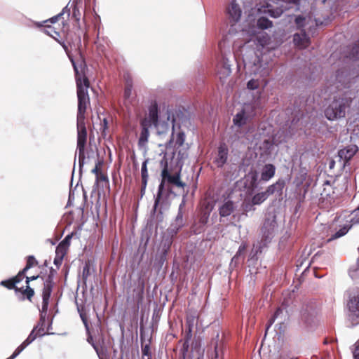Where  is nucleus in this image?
Here are the masks:
<instances>
[{
	"label": "nucleus",
	"mask_w": 359,
	"mask_h": 359,
	"mask_svg": "<svg viewBox=\"0 0 359 359\" xmlns=\"http://www.w3.org/2000/svg\"><path fill=\"white\" fill-rule=\"evenodd\" d=\"M219 337V334L217 333L215 339H213L212 343H214L215 350L211 356V359H223V351L218 345Z\"/></svg>",
	"instance_id": "obj_26"
},
{
	"label": "nucleus",
	"mask_w": 359,
	"mask_h": 359,
	"mask_svg": "<svg viewBox=\"0 0 359 359\" xmlns=\"http://www.w3.org/2000/svg\"><path fill=\"white\" fill-rule=\"evenodd\" d=\"M284 10L285 8L283 7L274 8L271 4H267L266 6H262V8H259V13L267 14L274 18L280 17L283 14Z\"/></svg>",
	"instance_id": "obj_17"
},
{
	"label": "nucleus",
	"mask_w": 359,
	"mask_h": 359,
	"mask_svg": "<svg viewBox=\"0 0 359 359\" xmlns=\"http://www.w3.org/2000/svg\"><path fill=\"white\" fill-rule=\"evenodd\" d=\"M63 257H64V256H62V254H61V253H59L58 255H57V254H56V257H55V258L54 259V264H55L57 266H59L61 264Z\"/></svg>",
	"instance_id": "obj_49"
},
{
	"label": "nucleus",
	"mask_w": 359,
	"mask_h": 359,
	"mask_svg": "<svg viewBox=\"0 0 359 359\" xmlns=\"http://www.w3.org/2000/svg\"><path fill=\"white\" fill-rule=\"evenodd\" d=\"M35 25L37 26V27H42L43 26V23H41V22H34Z\"/></svg>",
	"instance_id": "obj_64"
},
{
	"label": "nucleus",
	"mask_w": 359,
	"mask_h": 359,
	"mask_svg": "<svg viewBox=\"0 0 359 359\" xmlns=\"http://www.w3.org/2000/svg\"><path fill=\"white\" fill-rule=\"evenodd\" d=\"M359 113V97L355 90H348L335 97L325 110L329 121H337L346 115L353 116Z\"/></svg>",
	"instance_id": "obj_2"
},
{
	"label": "nucleus",
	"mask_w": 359,
	"mask_h": 359,
	"mask_svg": "<svg viewBox=\"0 0 359 359\" xmlns=\"http://www.w3.org/2000/svg\"><path fill=\"white\" fill-rule=\"evenodd\" d=\"M132 88H133L132 83L128 80L126 81V85L125 90H124V97L126 101L129 100V99L131 96Z\"/></svg>",
	"instance_id": "obj_39"
},
{
	"label": "nucleus",
	"mask_w": 359,
	"mask_h": 359,
	"mask_svg": "<svg viewBox=\"0 0 359 359\" xmlns=\"http://www.w3.org/2000/svg\"><path fill=\"white\" fill-rule=\"evenodd\" d=\"M283 188V184L276 182L275 184H273L270 186H269L265 191L264 193L266 195V197L268 198L270 195L273 194L278 189L281 190Z\"/></svg>",
	"instance_id": "obj_31"
},
{
	"label": "nucleus",
	"mask_w": 359,
	"mask_h": 359,
	"mask_svg": "<svg viewBox=\"0 0 359 359\" xmlns=\"http://www.w3.org/2000/svg\"><path fill=\"white\" fill-rule=\"evenodd\" d=\"M293 41L299 48H306L310 44V39L306 34L305 29H302L300 33L294 34Z\"/></svg>",
	"instance_id": "obj_14"
},
{
	"label": "nucleus",
	"mask_w": 359,
	"mask_h": 359,
	"mask_svg": "<svg viewBox=\"0 0 359 359\" xmlns=\"http://www.w3.org/2000/svg\"><path fill=\"white\" fill-rule=\"evenodd\" d=\"M38 278H39V276H31V277H26V283L27 285H29V283L30 281H32V280H36Z\"/></svg>",
	"instance_id": "obj_53"
},
{
	"label": "nucleus",
	"mask_w": 359,
	"mask_h": 359,
	"mask_svg": "<svg viewBox=\"0 0 359 359\" xmlns=\"http://www.w3.org/2000/svg\"><path fill=\"white\" fill-rule=\"evenodd\" d=\"M350 57L355 60L359 59V40L353 46L350 52Z\"/></svg>",
	"instance_id": "obj_35"
},
{
	"label": "nucleus",
	"mask_w": 359,
	"mask_h": 359,
	"mask_svg": "<svg viewBox=\"0 0 359 359\" xmlns=\"http://www.w3.org/2000/svg\"><path fill=\"white\" fill-rule=\"evenodd\" d=\"M161 176H162V181L160 183L158 188V192L156 194V196L155 197V201L154 205L151 211V213H155L157 209V207L158 204L160 203L161 198L163 194V191L164 190V183L165 181L167 180L168 182L170 184H172L173 185H175L178 187L184 188L185 187V183L182 182L180 180V173L177 172L175 175H171L167 167H165L162 172H161Z\"/></svg>",
	"instance_id": "obj_6"
},
{
	"label": "nucleus",
	"mask_w": 359,
	"mask_h": 359,
	"mask_svg": "<svg viewBox=\"0 0 359 359\" xmlns=\"http://www.w3.org/2000/svg\"><path fill=\"white\" fill-rule=\"evenodd\" d=\"M56 270L51 268L48 275L46 277L43 282V288L42 292V307L40 310V319L36 325L34 327V330H38L39 336L43 335L46 318L47 316L49 299L55 285L53 278L56 274Z\"/></svg>",
	"instance_id": "obj_3"
},
{
	"label": "nucleus",
	"mask_w": 359,
	"mask_h": 359,
	"mask_svg": "<svg viewBox=\"0 0 359 359\" xmlns=\"http://www.w3.org/2000/svg\"><path fill=\"white\" fill-rule=\"evenodd\" d=\"M358 148L356 145L351 144L338 151V157L340 161H343V166L356 154Z\"/></svg>",
	"instance_id": "obj_11"
},
{
	"label": "nucleus",
	"mask_w": 359,
	"mask_h": 359,
	"mask_svg": "<svg viewBox=\"0 0 359 359\" xmlns=\"http://www.w3.org/2000/svg\"><path fill=\"white\" fill-rule=\"evenodd\" d=\"M149 161V158L145 159L143 161L141 167V178L142 181H144V184L148 182L149 175L147 170V163Z\"/></svg>",
	"instance_id": "obj_32"
},
{
	"label": "nucleus",
	"mask_w": 359,
	"mask_h": 359,
	"mask_svg": "<svg viewBox=\"0 0 359 359\" xmlns=\"http://www.w3.org/2000/svg\"><path fill=\"white\" fill-rule=\"evenodd\" d=\"M346 220L345 223L339 225L341 227L339 231L332 234L328 241L339 238L347 233L353 224L359 223V207L355 209L351 214L348 211H344L334 219V223H340Z\"/></svg>",
	"instance_id": "obj_5"
},
{
	"label": "nucleus",
	"mask_w": 359,
	"mask_h": 359,
	"mask_svg": "<svg viewBox=\"0 0 359 359\" xmlns=\"http://www.w3.org/2000/svg\"><path fill=\"white\" fill-rule=\"evenodd\" d=\"M149 121L150 125H153L156 129L159 128V121H158V104L156 102L151 104L149 107Z\"/></svg>",
	"instance_id": "obj_16"
},
{
	"label": "nucleus",
	"mask_w": 359,
	"mask_h": 359,
	"mask_svg": "<svg viewBox=\"0 0 359 359\" xmlns=\"http://www.w3.org/2000/svg\"><path fill=\"white\" fill-rule=\"evenodd\" d=\"M323 187V190L320 194L322 198L330 199V201L333 200L334 198V191L330 182L328 180L325 181Z\"/></svg>",
	"instance_id": "obj_22"
},
{
	"label": "nucleus",
	"mask_w": 359,
	"mask_h": 359,
	"mask_svg": "<svg viewBox=\"0 0 359 359\" xmlns=\"http://www.w3.org/2000/svg\"><path fill=\"white\" fill-rule=\"evenodd\" d=\"M276 216H269L264 222L262 229V238L260 242L256 245V253L262 252V249L266 247L275 235L276 229Z\"/></svg>",
	"instance_id": "obj_7"
},
{
	"label": "nucleus",
	"mask_w": 359,
	"mask_h": 359,
	"mask_svg": "<svg viewBox=\"0 0 359 359\" xmlns=\"http://www.w3.org/2000/svg\"><path fill=\"white\" fill-rule=\"evenodd\" d=\"M23 294L27 296L29 300H31L32 297L34 294V291L29 285H27V288L23 291Z\"/></svg>",
	"instance_id": "obj_44"
},
{
	"label": "nucleus",
	"mask_w": 359,
	"mask_h": 359,
	"mask_svg": "<svg viewBox=\"0 0 359 359\" xmlns=\"http://www.w3.org/2000/svg\"><path fill=\"white\" fill-rule=\"evenodd\" d=\"M87 273H88V266H86L83 268V276H84L85 274Z\"/></svg>",
	"instance_id": "obj_62"
},
{
	"label": "nucleus",
	"mask_w": 359,
	"mask_h": 359,
	"mask_svg": "<svg viewBox=\"0 0 359 359\" xmlns=\"http://www.w3.org/2000/svg\"><path fill=\"white\" fill-rule=\"evenodd\" d=\"M267 198L266 195L262 191L255 194L250 200L255 205H259Z\"/></svg>",
	"instance_id": "obj_27"
},
{
	"label": "nucleus",
	"mask_w": 359,
	"mask_h": 359,
	"mask_svg": "<svg viewBox=\"0 0 359 359\" xmlns=\"http://www.w3.org/2000/svg\"><path fill=\"white\" fill-rule=\"evenodd\" d=\"M31 268L32 267L30 266V264H26L25 267L22 271H20V273H22L25 276V273Z\"/></svg>",
	"instance_id": "obj_57"
},
{
	"label": "nucleus",
	"mask_w": 359,
	"mask_h": 359,
	"mask_svg": "<svg viewBox=\"0 0 359 359\" xmlns=\"http://www.w3.org/2000/svg\"><path fill=\"white\" fill-rule=\"evenodd\" d=\"M243 63H244V67H245V69H247L248 67H250L251 62H248L245 58H243Z\"/></svg>",
	"instance_id": "obj_56"
},
{
	"label": "nucleus",
	"mask_w": 359,
	"mask_h": 359,
	"mask_svg": "<svg viewBox=\"0 0 359 359\" xmlns=\"http://www.w3.org/2000/svg\"><path fill=\"white\" fill-rule=\"evenodd\" d=\"M37 264H38V262L36 260V259L34 256L29 255L27 257V265L30 264V266L33 267L34 266L36 265Z\"/></svg>",
	"instance_id": "obj_47"
},
{
	"label": "nucleus",
	"mask_w": 359,
	"mask_h": 359,
	"mask_svg": "<svg viewBox=\"0 0 359 359\" xmlns=\"http://www.w3.org/2000/svg\"><path fill=\"white\" fill-rule=\"evenodd\" d=\"M255 205L252 203V201L247 198H245L243 202V209L246 212L254 211L255 210L254 208Z\"/></svg>",
	"instance_id": "obj_34"
},
{
	"label": "nucleus",
	"mask_w": 359,
	"mask_h": 359,
	"mask_svg": "<svg viewBox=\"0 0 359 359\" xmlns=\"http://www.w3.org/2000/svg\"><path fill=\"white\" fill-rule=\"evenodd\" d=\"M78 311L80 314V317H81L86 330H88V322H87L86 314L80 309L79 307H78Z\"/></svg>",
	"instance_id": "obj_46"
},
{
	"label": "nucleus",
	"mask_w": 359,
	"mask_h": 359,
	"mask_svg": "<svg viewBox=\"0 0 359 359\" xmlns=\"http://www.w3.org/2000/svg\"><path fill=\"white\" fill-rule=\"evenodd\" d=\"M353 355L354 359H359V341L356 342L354 345Z\"/></svg>",
	"instance_id": "obj_48"
},
{
	"label": "nucleus",
	"mask_w": 359,
	"mask_h": 359,
	"mask_svg": "<svg viewBox=\"0 0 359 359\" xmlns=\"http://www.w3.org/2000/svg\"><path fill=\"white\" fill-rule=\"evenodd\" d=\"M147 185V182L144 184V181H142V187H141V195L143 196L145 193V189Z\"/></svg>",
	"instance_id": "obj_55"
},
{
	"label": "nucleus",
	"mask_w": 359,
	"mask_h": 359,
	"mask_svg": "<svg viewBox=\"0 0 359 359\" xmlns=\"http://www.w3.org/2000/svg\"><path fill=\"white\" fill-rule=\"evenodd\" d=\"M39 335L38 330H34V328L32 330L27 338L23 341L25 345L29 346L32 341H34L36 337Z\"/></svg>",
	"instance_id": "obj_38"
},
{
	"label": "nucleus",
	"mask_w": 359,
	"mask_h": 359,
	"mask_svg": "<svg viewBox=\"0 0 359 359\" xmlns=\"http://www.w3.org/2000/svg\"><path fill=\"white\" fill-rule=\"evenodd\" d=\"M250 109L251 105L250 104H244L243 109L233 117V121L235 126L241 127L246 123L247 120L250 116V115L248 114V111Z\"/></svg>",
	"instance_id": "obj_12"
},
{
	"label": "nucleus",
	"mask_w": 359,
	"mask_h": 359,
	"mask_svg": "<svg viewBox=\"0 0 359 359\" xmlns=\"http://www.w3.org/2000/svg\"><path fill=\"white\" fill-rule=\"evenodd\" d=\"M247 87L248 89H250V90H255V89L258 88V87H259L258 80L250 79L247 83Z\"/></svg>",
	"instance_id": "obj_43"
},
{
	"label": "nucleus",
	"mask_w": 359,
	"mask_h": 359,
	"mask_svg": "<svg viewBox=\"0 0 359 359\" xmlns=\"http://www.w3.org/2000/svg\"><path fill=\"white\" fill-rule=\"evenodd\" d=\"M24 276H25L22 273H20V271L15 277L13 278V280L15 282V283L17 284L23 279Z\"/></svg>",
	"instance_id": "obj_50"
},
{
	"label": "nucleus",
	"mask_w": 359,
	"mask_h": 359,
	"mask_svg": "<svg viewBox=\"0 0 359 359\" xmlns=\"http://www.w3.org/2000/svg\"><path fill=\"white\" fill-rule=\"evenodd\" d=\"M194 321V316L188 317L187 323L188 325L186 331L184 341L181 349L183 359H203L204 355V349L201 348L200 343L198 341L192 342L191 351L189 350V342L192 334V325Z\"/></svg>",
	"instance_id": "obj_4"
},
{
	"label": "nucleus",
	"mask_w": 359,
	"mask_h": 359,
	"mask_svg": "<svg viewBox=\"0 0 359 359\" xmlns=\"http://www.w3.org/2000/svg\"><path fill=\"white\" fill-rule=\"evenodd\" d=\"M231 66L229 58L224 55L217 66V74L221 81L225 80L231 74Z\"/></svg>",
	"instance_id": "obj_10"
},
{
	"label": "nucleus",
	"mask_w": 359,
	"mask_h": 359,
	"mask_svg": "<svg viewBox=\"0 0 359 359\" xmlns=\"http://www.w3.org/2000/svg\"><path fill=\"white\" fill-rule=\"evenodd\" d=\"M87 273H88V266H86L83 268V276H84L85 274Z\"/></svg>",
	"instance_id": "obj_63"
},
{
	"label": "nucleus",
	"mask_w": 359,
	"mask_h": 359,
	"mask_svg": "<svg viewBox=\"0 0 359 359\" xmlns=\"http://www.w3.org/2000/svg\"><path fill=\"white\" fill-rule=\"evenodd\" d=\"M252 180H251V185L252 187H256V184H257V176L256 174H253L252 175Z\"/></svg>",
	"instance_id": "obj_52"
},
{
	"label": "nucleus",
	"mask_w": 359,
	"mask_h": 359,
	"mask_svg": "<svg viewBox=\"0 0 359 359\" xmlns=\"http://www.w3.org/2000/svg\"><path fill=\"white\" fill-rule=\"evenodd\" d=\"M228 158V149L225 144H220L218 147L217 154L215 158V163L219 168H222Z\"/></svg>",
	"instance_id": "obj_15"
},
{
	"label": "nucleus",
	"mask_w": 359,
	"mask_h": 359,
	"mask_svg": "<svg viewBox=\"0 0 359 359\" xmlns=\"http://www.w3.org/2000/svg\"><path fill=\"white\" fill-rule=\"evenodd\" d=\"M243 253L242 252H239V251L238 250L236 253V255L233 257V258L231 259V264L232 263H234L235 264H237V262L238 261V259H240L241 255Z\"/></svg>",
	"instance_id": "obj_51"
},
{
	"label": "nucleus",
	"mask_w": 359,
	"mask_h": 359,
	"mask_svg": "<svg viewBox=\"0 0 359 359\" xmlns=\"http://www.w3.org/2000/svg\"><path fill=\"white\" fill-rule=\"evenodd\" d=\"M257 26L261 29H266L269 27H271L273 25V23L271 20H269L268 18L265 17H261L257 20Z\"/></svg>",
	"instance_id": "obj_29"
},
{
	"label": "nucleus",
	"mask_w": 359,
	"mask_h": 359,
	"mask_svg": "<svg viewBox=\"0 0 359 359\" xmlns=\"http://www.w3.org/2000/svg\"><path fill=\"white\" fill-rule=\"evenodd\" d=\"M184 226L183 224L178 223L177 221H174L171 225L167 229L165 233L166 236L170 238H173L178 233L179 230Z\"/></svg>",
	"instance_id": "obj_25"
},
{
	"label": "nucleus",
	"mask_w": 359,
	"mask_h": 359,
	"mask_svg": "<svg viewBox=\"0 0 359 359\" xmlns=\"http://www.w3.org/2000/svg\"><path fill=\"white\" fill-rule=\"evenodd\" d=\"M185 205V202L184 201H182V203L180 204V206H179V210H178V212H177V215L176 216V218H175V221H177L178 223H181V224H183V225H184V219H183V208Z\"/></svg>",
	"instance_id": "obj_37"
},
{
	"label": "nucleus",
	"mask_w": 359,
	"mask_h": 359,
	"mask_svg": "<svg viewBox=\"0 0 359 359\" xmlns=\"http://www.w3.org/2000/svg\"><path fill=\"white\" fill-rule=\"evenodd\" d=\"M185 140V135L182 132H180L177 135V138L175 140V146L181 147L183 145Z\"/></svg>",
	"instance_id": "obj_42"
},
{
	"label": "nucleus",
	"mask_w": 359,
	"mask_h": 359,
	"mask_svg": "<svg viewBox=\"0 0 359 359\" xmlns=\"http://www.w3.org/2000/svg\"><path fill=\"white\" fill-rule=\"evenodd\" d=\"M67 13V15H69V9L67 8V6H65L61 13H60L59 14H57V15L51 18L50 19H49L48 20L52 22V23H55L56 22L58 19L62 16L65 13Z\"/></svg>",
	"instance_id": "obj_40"
},
{
	"label": "nucleus",
	"mask_w": 359,
	"mask_h": 359,
	"mask_svg": "<svg viewBox=\"0 0 359 359\" xmlns=\"http://www.w3.org/2000/svg\"><path fill=\"white\" fill-rule=\"evenodd\" d=\"M92 172L95 174L97 175V178L98 177V175L100 174V170L97 167V165H96L93 170H92Z\"/></svg>",
	"instance_id": "obj_58"
},
{
	"label": "nucleus",
	"mask_w": 359,
	"mask_h": 359,
	"mask_svg": "<svg viewBox=\"0 0 359 359\" xmlns=\"http://www.w3.org/2000/svg\"><path fill=\"white\" fill-rule=\"evenodd\" d=\"M276 167L271 163L266 164L261 173V180L265 182L270 180L275 175Z\"/></svg>",
	"instance_id": "obj_20"
},
{
	"label": "nucleus",
	"mask_w": 359,
	"mask_h": 359,
	"mask_svg": "<svg viewBox=\"0 0 359 359\" xmlns=\"http://www.w3.org/2000/svg\"><path fill=\"white\" fill-rule=\"evenodd\" d=\"M229 18L234 23L238 22L242 15L241 6L237 3V0H232L228 8Z\"/></svg>",
	"instance_id": "obj_13"
},
{
	"label": "nucleus",
	"mask_w": 359,
	"mask_h": 359,
	"mask_svg": "<svg viewBox=\"0 0 359 359\" xmlns=\"http://www.w3.org/2000/svg\"><path fill=\"white\" fill-rule=\"evenodd\" d=\"M87 341L95 349L99 359H104V350L102 348H100V347L93 342V337L91 336H88Z\"/></svg>",
	"instance_id": "obj_33"
},
{
	"label": "nucleus",
	"mask_w": 359,
	"mask_h": 359,
	"mask_svg": "<svg viewBox=\"0 0 359 359\" xmlns=\"http://www.w3.org/2000/svg\"><path fill=\"white\" fill-rule=\"evenodd\" d=\"M167 121L166 122H159V128L157 129L158 133L163 134L166 133L170 126H172V130H174L175 127H180L181 124L184 122L183 113L180 111H175V113L172 111H167Z\"/></svg>",
	"instance_id": "obj_8"
},
{
	"label": "nucleus",
	"mask_w": 359,
	"mask_h": 359,
	"mask_svg": "<svg viewBox=\"0 0 359 359\" xmlns=\"http://www.w3.org/2000/svg\"><path fill=\"white\" fill-rule=\"evenodd\" d=\"M142 352H143V354L144 355H148V346H146L143 349H142Z\"/></svg>",
	"instance_id": "obj_61"
},
{
	"label": "nucleus",
	"mask_w": 359,
	"mask_h": 359,
	"mask_svg": "<svg viewBox=\"0 0 359 359\" xmlns=\"http://www.w3.org/2000/svg\"><path fill=\"white\" fill-rule=\"evenodd\" d=\"M74 69L76 74V81L77 86V97H78V113L76 118L77 126V149L76 152L79 153V165L80 169L83 166L85 163V147L87 140V130L85 124V113L87 107L90 104L88 89L89 87V81L86 77L81 79L79 75L78 68L72 60Z\"/></svg>",
	"instance_id": "obj_1"
},
{
	"label": "nucleus",
	"mask_w": 359,
	"mask_h": 359,
	"mask_svg": "<svg viewBox=\"0 0 359 359\" xmlns=\"http://www.w3.org/2000/svg\"><path fill=\"white\" fill-rule=\"evenodd\" d=\"M208 217L206 216V217H203L201 219V222L202 223V224L204 226L205 225V224L207 223L208 222Z\"/></svg>",
	"instance_id": "obj_59"
},
{
	"label": "nucleus",
	"mask_w": 359,
	"mask_h": 359,
	"mask_svg": "<svg viewBox=\"0 0 359 359\" xmlns=\"http://www.w3.org/2000/svg\"><path fill=\"white\" fill-rule=\"evenodd\" d=\"M27 345L22 342L13 353V354L7 359H14L25 348Z\"/></svg>",
	"instance_id": "obj_41"
},
{
	"label": "nucleus",
	"mask_w": 359,
	"mask_h": 359,
	"mask_svg": "<svg viewBox=\"0 0 359 359\" xmlns=\"http://www.w3.org/2000/svg\"><path fill=\"white\" fill-rule=\"evenodd\" d=\"M247 248V245L245 243H241V245L239 246L238 248V251L239 252H242V253H244V252L245 251Z\"/></svg>",
	"instance_id": "obj_54"
},
{
	"label": "nucleus",
	"mask_w": 359,
	"mask_h": 359,
	"mask_svg": "<svg viewBox=\"0 0 359 359\" xmlns=\"http://www.w3.org/2000/svg\"><path fill=\"white\" fill-rule=\"evenodd\" d=\"M172 243V238L168 237L165 235L163 244H162V251H163V256L165 257L168 252L169 251L170 246Z\"/></svg>",
	"instance_id": "obj_30"
},
{
	"label": "nucleus",
	"mask_w": 359,
	"mask_h": 359,
	"mask_svg": "<svg viewBox=\"0 0 359 359\" xmlns=\"http://www.w3.org/2000/svg\"><path fill=\"white\" fill-rule=\"evenodd\" d=\"M0 285L1 286H4L6 288H8V290H12V289H15V291H18V287H15V282L13 281V278H10V279H8V280H1L0 282Z\"/></svg>",
	"instance_id": "obj_36"
},
{
	"label": "nucleus",
	"mask_w": 359,
	"mask_h": 359,
	"mask_svg": "<svg viewBox=\"0 0 359 359\" xmlns=\"http://www.w3.org/2000/svg\"><path fill=\"white\" fill-rule=\"evenodd\" d=\"M149 136V132L144 122L142 123V130L138 140V147L147 152V144Z\"/></svg>",
	"instance_id": "obj_19"
},
{
	"label": "nucleus",
	"mask_w": 359,
	"mask_h": 359,
	"mask_svg": "<svg viewBox=\"0 0 359 359\" xmlns=\"http://www.w3.org/2000/svg\"><path fill=\"white\" fill-rule=\"evenodd\" d=\"M44 32L47 34V35H49L50 36H52L53 39H55V36L53 35V34H56L57 36H59V33L55 30H53L51 27H48L46 28H45L44 29Z\"/></svg>",
	"instance_id": "obj_45"
},
{
	"label": "nucleus",
	"mask_w": 359,
	"mask_h": 359,
	"mask_svg": "<svg viewBox=\"0 0 359 359\" xmlns=\"http://www.w3.org/2000/svg\"><path fill=\"white\" fill-rule=\"evenodd\" d=\"M72 237V234L67 235L65 239L57 246L55 253H61L62 256H64L67 248L69 245L70 240Z\"/></svg>",
	"instance_id": "obj_24"
},
{
	"label": "nucleus",
	"mask_w": 359,
	"mask_h": 359,
	"mask_svg": "<svg viewBox=\"0 0 359 359\" xmlns=\"http://www.w3.org/2000/svg\"><path fill=\"white\" fill-rule=\"evenodd\" d=\"M311 22L310 27L313 25V23L311 22V17L310 15L304 16V15H297L295 18V24L299 29L304 28L306 27V25H309Z\"/></svg>",
	"instance_id": "obj_23"
},
{
	"label": "nucleus",
	"mask_w": 359,
	"mask_h": 359,
	"mask_svg": "<svg viewBox=\"0 0 359 359\" xmlns=\"http://www.w3.org/2000/svg\"><path fill=\"white\" fill-rule=\"evenodd\" d=\"M347 307L348 316L355 324L359 323V288L350 289L348 292Z\"/></svg>",
	"instance_id": "obj_9"
},
{
	"label": "nucleus",
	"mask_w": 359,
	"mask_h": 359,
	"mask_svg": "<svg viewBox=\"0 0 359 359\" xmlns=\"http://www.w3.org/2000/svg\"><path fill=\"white\" fill-rule=\"evenodd\" d=\"M235 206L233 202L227 201L219 207V215L221 217L229 216L233 212Z\"/></svg>",
	"instance_id": "obj_21"
},
{
	"label": "nucleus",
	"mask_w": 359,
	"mask_h": 359,
	"mask_svg": "<svg viewBox=\"0 0 359 359\" xmlns=\"http://www.w3.org/2000/svg\"><path fill=\"white\" fill-rule=\"evenodd\" d=\"M286 314L284 311V309L282 308H278L272 318L269 320L268 325L266 328V332L269 330V327L272 325V324L278 320V323L276 326L279 325V327H281L282 324H283L284 320H285Z\"/></svg>",
	"instance_id": "obj_18"
},
{
	"label": "nucleus",
	"mask_w": 359,
	"mask_h": 359,
	"mask_svg": "<svg viewBox=\"0 0 359 359\" xmlns=\"http://www.w3.org/2000/svg\"><path fill=\"white\" fill-rule=\"evenodd\" d=\"M59 43L62 46V48H64V50L67 52V50H68V48L67 46V45L65 43V42H61L60 41H58Z\"/></svg>",
	"instance_id": "obj_60"
},
{
	"label": "nucleus",
	"mask_w": 359,
	"mask_h": 359,
	"mask_svg": "<svg viewBox=\"0 0 359 359\" xmlns=\"http://www.w3.org/2000/svg\"><path fill=\"white\" fill-rule=\"evenodd\" d=\"M348 273L352 279L359 278V258L357 259L355 263L351 266Z\"/></svg>",
	"instance_id": "obj_28"
}]
</instances>
